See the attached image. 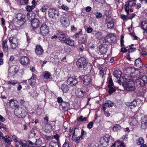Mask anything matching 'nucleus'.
Wrapping results in <instances>:
<instances>
[{"label":"nucleus","instance_id":"4d7b16f0","mask_svg":"<svg viewBox=\"0 0 147 147\" xmlns=\"http://www.w3.org/2000/svg\"><path fill=\"white\" fill-rule=\"evenodd\" d=\"M1 128H3L6 131L7 130V129L6 127V125L3 123L0 122V129H1Z\"/></svg>","mask_w":147,"mask_h":147},{"label":"nucleus","instance_id":"79ce46f5","mask_svg":"<svg viewBox=\"0 0 147 147\" xmlns=\"http://www.w3.org/2000/svg\"><path fill=\"white\" fill-rule=\"evenodd\" d=\"M106 24L107 25V27L109 28H112L114 26V23L113 22H108L107 20L106 21Z\"/></svg>","mask_w":147,"mask_h":147},{"label":"nucleus","instance_id":"338daca9","mask_svg":"<svg viewBox=\"0 0 147 147\" xmlns=\"http://www.w3.org/2000/svg\"><path fill=\"white\" fill-rule=\"evenodd\" d=\"M82 136H79L78 137L76 138L75 140L76 142V143H78L79 142L80 140L82 139Z\"/></svg>","mask_w":147,"mask_h":147},{"label":"nucleus","instance_id":"58836bf2","mask_svg":"<svg viewBox=\"0 0 147 147\" xmlns=\"http://www.w3.org/2000/svg\"><path fill=\"white\" fill-rule=\"evenodd\" d=\"M136 143L138 145H141L144 144V140L142 138H139L137 140Z\"/></svg>","mask_w":147,"mask_h":147},{"label":"nucleus","instance_id":"f257e3e1","mask_svg":"<svg viewBox=\"0 0 147 147\" xmlns=\"http://www.w3.org/2000/svg\"><path fill=\"white\" fill-rule=\"evenodd\" d=\"M27 113V109L24 107H20L18 106L14 110L15 114L20 118L24 117Z\"/></svg>","mask_w":147,"mask_h":147},{"label":"nucleus","instance_id":"bb28decb","mask_svg":"<svg viewBox=\"0 0 147 147\" xmlns=\"http://www.w3.org/2000/svg\"><path fill=\"white\" fill-rule=\"evenodd\" d=\"M52 126L48 123H46L43 125V128L46 132L50 131L52 129Z\"/></svg>","mask_w":147,"mask_h":147},{"label":"nucleus","instance_id":"5701e85b","mask_svg":"<svg viewBox=\"0 0 147 147\" xmlns=\"http://www.w3.org/2000/svg\"><path fill=\"white\" fill-rule=\"evenodd\" d=\"M113 74L114 76L117 79L118 83L119 84L120 82V78L122 74V72L119 70H115Z\"/></svg>","mask_w":147,"mask_h":147},{"label":"nucleus","instance_id":"603ef678","mask_svg":"<svg viewBox=\"0 0 147 147\" xmlns=\"http://www.w3.org/2000/svg\"><path fill=\"white\" fill-rule=\"evenodd\" d=\"M109 92L110 94H111L113 92H115L116 90L114 87V86L109 87Z\"/></svg>","mask_w":147,"mask_h":147},{"label":"nucleus","instance_id":"72a5a7b5","mask_svg":"<svg viewBox=\"0 0 147 147\" xmlns=\"http://www.w3.org/2000/svg\"><path fill=\"white\" fill-rule=\"evenodd\" d=\"M65 43L69 45L70 46H72L74 45V41L70 38H67L65 41Z\"/></svg>","mask_w":147,"mask_h":147},{"label":"nucleus","instance_id":"473e14b6","mask_svg":"<svg viewBox=\"0 0 147 147\" xmlns=\"http://www.w3.org/2000/svg\"><path fill=\"white\" fill-rule=\"evenodd\" d=\"M58 34L59 36L58 38L59 40L61 41H65L66 38L64 33L60 32Z\"/></svg>","mask_w":147,"mask_h":147},{"label":"nucleus","instance_id":"9d476101","mask_svg":"<svg viewBox=\"0 0 147 147\" xmlns=\"http://www.w3.org/2000/svg\"><path fill=\"white\" fill-rule=\"evenodd\" d=\"M48 15L49 17L53 18L56 16H59V11L56 9L50 8L48 10Z\"/></svg>","mask_w":147,"mask_h":147},{"label":"nucleus","instance_id":"a18cd8bd","mask_svg":"<svg viewBox=\"0 0 147 147\" xmlns=\"http://www.w3.org/2000/svg\"><path fill=\"white\" fill-rule=\"evenodd\" d=\"M59 8H61L65 11H67L69 9L67 6L65 4H63L61 5H59Z\"/></svg>","mask_w":147,"mask_h":147},{"label":"nucleus","instance_id":"a211bd4d","mask_svg":"<svg viewBox=\"0 0 147 147\" xmlns=\"http://www.w3.org/2000/svg\"><path fill=\"white\" fill-rule=\"evenodd\" d=\"M141 126L142 128H145L147 126V116H144L141 117Z\"/></svg>","mask_w":147,"mask_h":147},{"label":"nucleus","instance_id":"c03bdc74","mask_svg":"<svg viewBox=\"0 0 147 147\" xmlns=\"http://www.w3.org/2000/svg\"><path fill=\"white\" fill-rule=\"evenodd\" d=\"M141 25L142 28L144 30L147 28V23L145 21H142L141 23Z\"/></svg>","mask_w":147,"mask_h":147},{"label":"nucleus","instance_id":"f3484780","mask_svg":"<svg viewBox=\"0 0 147 147\" xmlns=\"http://www.w3.org/2000/svg\"><path fill=\"white\" fill-rule=\"evenodd\" d=\"M31 26L32 28V29L33 30L36 28L39 25V20L36 18H35L32 20L31 22Z\"/></svg>","mask_w":147,"mask_h":147},{"label":"nucleus","instance_id":"bf43d9fd","mask_svg":"<svg viewBox=\"0 0 147 147\" xmlns=\"http://www.w3.org/2000/svg\"><path fill=\"white\" fill-rule=\"evenodd\" d=\"M109 85H108V87H111L114 86H113V81L112 79L110 78L109 81Z\"/></svg>","mask_w":147,"mask_h":147},{"label":"nucleus","instance_id":"6e6d98bb","mask_svg":"<svg viewBox=\"0 0 147 147\" xmlns=\"http://www.w3.org/2000/svg\"><path fill=\"white\" fill-rule=\"evenodd\" d=\"M47 8L46 6L44 5L41 8L40 10L42 12H45L47 10Z\"/></svg>","mask_w":147,"mask_h":147},{"label":"nucleus","instance_id":"4c0bfd02","mask_svg":"<svg viewBox=\"0 0 147 147\" xmlns=\"http://www.w3.org/2000/svg\"><path fill=\"white\" fill-rule=\"evenodd\" d=\"M121 129V127L119 125H115L113 128V130L114 131H119Z\"/></svg>","mask_w":147,"mask_h":147},{"label":"nucleus","instance_id":"c9c22d12","mask_svg":"<svg viewBox=\"0 0 147 147\" xmlns=\"http://www.w3.org/2000/svg\"><path fill=\"white\" fill-rule=\"evenodd\" d=\"M78 130V128L77 127H76L74 129V131L72 133V139L73 141H75L76 140V137L77 136L76 134L77 131Z\"/></svg>","mask_w":147,"mask_h":147},{"label":"nucleus","instance_id":"2f4dec72","mask_svg":"<svg viewBox=\"0 0 147 147\" xmlns=\"http://www.w3.org/2000/svg\"><path fill=\"white\" fill-rule=\"evenodd\" d=\"M83 68L85 70L86 69H90L92 67V65L90 63H88L86 60L85 63L83 65Z\"/></svg>","mask_w":147,"mask_h":147},{"label":"nucleus","instance_id":"1a4fd4ad","mask_svg":"<svg viewBox=\"0 0 147 147\" xmlns=\"http://www.w3.org/2000/svg\"><path fill=\"white\" fill-rule=\"evenodd\" d=\"M49 28L46 24H42L40 28V33L43 36L47 35L49 33Z\"/></svg>","mask_w":147,"mask_h":147},{"label":"nucleus","instance_id":"4468645a","mask_svg":"<svg viewBox=\"0 0 147 147\" xmlns=\"http://www.w3.org/2000/svg\"><path fill=\"white\" fill-rule=\"evenodd\" d=\"M7 105H9L12 109H13L18 106V102L16 100L11 99L7 103Z\"/></svg>","mask_w":147,"mask_h":147},{"label":"nucleus","instance_id":"f8f14e48","mask_svg":"<svg viewBox=\"0 0 147 147\" xmlns=\"http://www.w3.org/2000/svg\"><path fill=\"white\" fill-rule=\"evenodd\" d=\"M92 81L91 76L89 75H85L83 78V84L87 86L89 85Z\"/></svg>","mask_w":147,"mask_h":147},{"label":"nucleus","instance_id":"2eb2a0df","mask_svg":"<svg viewBox=\"0 0 147 147\" xmlns=\"http://www.w3.org/2000/svg\"><path fill=\"white\" fill-rule=\"evenodd\" d=\"M138 117L137 115H135L134 116L131 117L129 119V123L131 125L135 126L138 123Z\"/></svg>","mask_w":147,"mask_h":147},{"label":"nucleus","instance_id":"c85d7f7f","mask_svg":"<svg viewBox=\"0 0 147 147\" xmlns=\"http://www.w3.org/2000/svg\"><path fill=\"white\" fill-rule=\"evenodd\" d=\"M135 63L136 65L139 67H140L143 66L142 63L139 58L136 59L135 60Z\"/></svg>","mask_w":147,"mask_h":147},{"label":"nucleus","instance_id":"39448f33","mask_svg":"<svg viewBox=\"0 0 147 147\" xmlns=\"http://www.w3.org/2000/svg\"><path fill=\"white\" fill-rule=\"evenodd\" d=\"M110 139V136L108 134H106L101 138L100 140V144L104 147H107Z\"/></svg>","mask_w":147,"mask_h":147},{"label":"nucleus","instance_id":"09e8293b","mask_svg":"<svg viewBox=\"0 0 147 147\" xmlns=\"http://www.w3.org/2000/svg\"><path fill=\"white\" fill-rule=\"evenodd\" d=\"M71 49L68 47L65 46L64 47V51L66 54H69L71 51Z\"/></svg>","mask_w":147,"mask_h":147},{"label":"nucleus","instance_id":"393cba45","mask_svg":"<svg viewBox=\"0 0 147 147\" xmlns=\"http://www.w3.org/2000/svg\"><path fill=\"white\" fill-rule=\"evenodd\" d=\"M106 46H104L102 45H100L98 47L99 51L101 54H103L106 53L107 51V47Z\"/></svg>","mask_w":147,"mask_h":147},{"label":"nucleus","instance_id":"b1692460","mask_svg":"<svg viewBox=\"0 0 147 147\" xmlns=\"http://www.w3.org/2000/svg\"><path fill=\"white\" fill-rule=\"evenodd\" d=\"M140 85L141 86H144L147 82V78L146 76H143L140 80Z\"/></svg>","mask_w":147,"mask_h":147},{"label":"nucleus","instance_id":"5fc2aeb1","mask_svg":"<svg viewBox=\"0 0 147 147\" xmlns=\"http://www.w3.org/2000/svg\"><path fill=\"white\" fill-rule=\"evenodd\" d=\"M23 142L22 141H20L16 144V147H23Z\"/></svg>","mask_w":147,"mask_h":147},{"label":"nucleus","instance_id":"6e6552de","mask_svg":"<svg viewBox=\"0 0 147 147\" xmlns=\"http://www.w3.org/2000/svg\"><path fill=\"white\" fill-rule=\"evenodd\" d=\"M67 83L71 86L74 87L78 83V81L75 76L70 77L67 80Z\"/></svg>","mask_w":147,"mask_h":147},{"label":"nucleus","instance_id":"e433bc0d","mask_svg":"<svg viewBox=\"0 0 147 147\" xmlns=\"http://www.w3.org/2000/svg\"><path fill=\"white\" fill-rule=\"evenodd\" d=\"M18 3L19 5H26L28 3V0H20L18 1Z\"/></svg>","mask_w":147,"mask_h":147},{"label":"nucleus","instance_id":"aec40b11","mask_svg":"<svg viewBox=\"0 0 147 147\" xmlns=\"http://www.w3.org/2000/svg\"><path fill=\"white\" fill-rule=\"evenodd\" d=\"M114 105L113 102L110 100H107L105 101L103 106V110L105 111L107 107H113Z\"/></svg>","mask_w":147,"mask_h":147},{"label":"nucleus","instance_id":"dca6fc26","mask_svg":"<svg viewBox=\"0 0 147 147\" xmlns=\"http://www.w3.org/2000/svg\"><path fill=\"white\" fill-rule=\"evenodd\" d=\"M86 59L84 57H80L78 59L76 62V64L78 67H81L85 63Z\"/></svg>","mask_w":147,"mask_h":147},{"label":"nucleus","instance_id":"de8ad7c7","mask_svg":"<svg viewBox=\"0 0 147 147\" xmlns=\"http://www.w3.org/2000/svg\"><path fill=\"white\" fill-rule=\"evenodd\" d=\"M112 36L111 34H109L107 36H106L104 38V40L105 42H109V39L112 40L111 36Z\"/></svg>","mask_w":147,"mask_h":147},{"label":"nucleus","instance_id":"c756f323","mask_svg":"<svg viewBox=\"0 0 147 147\" xmlns=\"http://www.w3.org/2000/svg\"><path fill=\"white\" fill-rule=\"evenodd\" d=\"M3 51L5 52H7L8 50V47L7 45V41L5 40L3 41L2 43Z\"/></svg>","mask_w":147,"mask_h":147},{"label":"nucleus","instance_id":"3c124183","mask_svg":"<svg viewBox=\"0 0 147 147\" xmlns=\"http://www.w3.org/2000/svg\"><path fill=\"white\" fill-rule=\"evenodd\" d=\"M25 8L28 11H30L34 8L33 6H30L29 5H26Z\"/></svg>","mask_w":147,"mask_h":147},{"label":"nucleus","instance_id":"13d9d810","mask_svg":"<svg viewBox=\"0 0 147 147\" xmlns=\"http://www.w3.org/2000/svg\"><path fill=\"white\" fill-rule=\"evenodd\" d=\"M124 38V37L123 35H122L121 36L120 42H121V47H123L124 46V45L123 44V43H124L123 38Z\"/></svg>","mask_w":147,"mask_h":147},{"label":"nucleus","instance_id":"864d4df0","mask_svg":"<svg viewBox=\"0 0 147 147\" xmlns=\"http://www.w3.org/2000/svg\"><path fill=\"white\" fill-rule=\"evenodd\" d=\"M99 74L101 77L103 78L104 75V72L103 71V69L101 67L99 68Z\"/></svg>","mask_w":147,"mask_h":147},{"label":"nucleus","instance_id":"423d86ee","mask_svg":"<svg viewBox=\"0 0 147 147\" xmlns=\"http://www.w3.org/2000/svg\"><path fill=\"white\" fill-rule=\"evenodd\" d=\"M10 47L12 49H15L18 45V40L15 37L11 36L9 38Z\"/></svg>","mask_w":147,"mask_h":147},{"label":"nucleus","instance_id":"a878e982","mask_svg":"<svg viewBox=\"0 0 147 147\" xmlns=\"http://www.w3.org/2000/svg\"><path fill=\"white\" fill-rule=\"evenodd\" d=\"M2 139L4 142L7 144L10 145L11 144L12 140H11L9 136H5L3 137Z\"/></svg>","mask_w":147,"mask_h":147},{"label":"nucleus","instance_id":"ea45409f","mask_svg":"<svg viewBox=\"0 0 147 147\" xmlns=\"http://www.w3.org/2000/svg\"><path fill=\"white\" fill-rule=\"evenodd\" d=\"M30 96L33 98H36L38 95V93L35 90H33L30 93Z\"/></svg>","mask_w":147,"mask_h":147},{"label":"nucleus","instance_id":"9b49d317","mask_svg":"<svg viewBox=\"0 0 147 147\" xmlns=\"http://www.w3.org/2000/svg\"><path fill=\"white\" fill-rule=\"evenodd\" d=\"M140 102V100H134L131 102H126L125 103V104L128 106H129L130 109H131L134 108L135 107L138 106L139 105V103Z\"/></svg>","mask_w":147,"mask_h":147},{"label":"nucleus","instance_id":"0e129e2a","mask_svg":"<svg viewBox=\"0 0 147 147\" xmlns=\"http://www.w3.org/2000/svg\"><path fill=\"white\" fill-rule=\"evenodd\" d=\"M136 50V49L135 48L130 47L129 49H128V51L129 53H131L133 52H134Z\"/></svg>","mask_w":147,"mask_h":147},{"label":"nucleus","instance_id":"49530a36","mask_svg":"<svg viewBox=\"0 0 147 147\" xmlns=\"http://www.w3.org/2000/svg\"><path fill=\"white\" fill-rule=\"evenodd\" d=\"M95 36L97 38L101 39L102 38V33L101 32H97L95 34Z\"/></svg>","mask_w":147,"mask_h":147},{"label":"nucleus","instance_id":"ddd939ff","mask_svg":"<svg viewBox=\"0 0 147 147\" xmlns=\"http://www.w3.org/2000/svg\"><path fill=\"white\" fill-rule=\"evenodd\" d=\"M20 61L21 64L24 65H27L30 63V60L29 58L26 56L21 57Z\"/></svg>","mask_w":147,"mask_h":147},{"label":"nucleus","instance_id":"8fccbe9b","mask_svg":"<svg viewBox=\"0 0 147 147\" xmlns=\"http://www.w3.org/2000/svg\"><path fill=\"white\" fill-rule=\"evenodd\" d=\"M36 145L38 146H41L42 144V141L40 139H36Z\"/></svg>","mask_w":147,"mask_h":147},{"label":"nucleus","instance_id":"69168bd1","mask_svg":"<svg viewBox=\"0 0 147 147\" xmlns=\"http://www.w3.org/2000/svg\"><path fill=\"white\" fill-rule=\"evenodd\" d=\"M59 135L57 134H56L54 136V138L57 140V142L58 143L59 142Z\"/></svg>","mask_w":147,"mask_h":147},{"label":"nucleus","instance_id":"412c9836","mask_svg":"<svg viewBox=\"0 0 147 147\" xmlns=\"http://www.w3.org/2000/svg\"><path fill=\"white\" fill-rule=\"evenodd\" d=\"M36 75L34 74H32V77L28 80L30 85L33 86L35 84L36 82Z\"/></svg>","mask_w":147,"mask_h":147},{"label":"nucleus","instance_id":"0eeeda50","mask_svg":"<svg viewBox=\"0 0 147 147\" xmlns=\"http://www.w3.org/2000/svg\"><path fill=\"white\" fill-rule=\"evenodd\" d=\"M136 5V2L131 0H128V1L126 2L124 6L125 10L127 14H129V7L134 6Z\"/></svg>","mask_w":147,"mask_h":147},{"label":"nucleus","instance_id":"f03ea898","mask_svg":"<svg viewBox=\"0 0 147 147\" xmlns=\"http://www.w3.org/2000/svg\"><path fill=\"white\" fill-rule=\"evenodd\" d=\"M125 90L131 91L135 89L134 83L131 81L124 82L122 84Z\"/></svg>","mask_w":147,"mask_h":147},{"label":"nucleus","instance_id":"052dcab7","mask_svg":"<svg viewBox=\"0 0 147 147\" xmlns=\"http://www.w3.org/2000/svg\"><path fill=\"white\" fill-rule=\"evenodd\" d=\"M12 67L14 69V72L15 74L17 73L18 71L19 70L18 66L13 65Z\"/></svg>","mask_w":147,"mask_h":147},{"label":"nucleus","instance_id":"680f3d73","mask_svg":"<svg viewBox=\"0 0 147 147\" xmlns=\"http://www.w3.org/2000/svg\"><path fill=\"white\" fill-rule=\"evenodd\" d=\"M74 131V129H73V128L70 127L69 129V131L68 133V135L69 137L71 136L72 134V133Z\"/></svg>","mask_w":147,"mask_h":147},{"label":"nucleus","instance_id":"cd10ccee","mask_svg":"<svg viewBox=\"0 0 147 147\" xmlns=\"http://www.w3.org/2000/svg\"><path fill=\"white\" fill-rule=\"evenodd\" d=\"M60 145L59 143L51 141L49 144V147H59Z\"/></svg>","mask_w":147,"mask_h":147},{"label":"nucleus","instance_id":"f704fd0d","mask_svg":"<svg viewBox=\"0 0 147 147\" xmlns=\"http://www.w3.org/2000/svg\"><path fill=\"white\" fill-rule=\"evenodd\" d=\"M61 89L63 93L67 92L69 90V87L66 84H63L61 87Z\"/></svg>","mask_w":147,"mask_h":147},{"label":"nucleus","instance_id":"6ab92c4d","mask_svg":"<svg viewBox=\"0 0 147 147\" xmlns=\"http://www.w3.org/2000/svg\"><path fill=\"white\" fill-rule=\"evenodd\" d=\"M84 93V91L80 88H77L75 90V94L76 97L80 98L83 96Z\"/></svg>","mask_w":147,"mask_h":147},{"label":"nucleus","instance_id":"774afa93","mask_svg":"<svg viewBox=\"0 0 147 147\" xmlns=\"http://www.w3.org/2000/svg\"><path fill=\"white\" fill-rule=\"evenodd\" d=\"M98 145L96 143H92L90 144L88 147H98Z\"/></svg>","mask_w":147,"mask_h":147},{"label":"nucleus","instance_id":"7ed1b4c3","mask_svg":"<svg viewBox=\"0 0 147 147\" xmlns=\"http://www.w3.org/2000/svg\"><path fill=\"white\" fill-rule=\"evenodd\" d=\"M17 24L20 26L24 25L26 22L25 15L21 13H17L16 16Z\"/></svg>","mask_w":147,"mask_h":147},{"label":"nucleus","instance_id":"7c9ffc66","mask_svg":"<svg viewBox=\"0 0 147 147\" xmlns=\"http://www.w3.org/2000/svg\"><path fill=\"white\" fill-rule=\"evenodd\" d=\"M7 85L11 84L13 86H16L17 84H18V81L16 80H10L7 81Z\"/></svg>","mask_w":147,"mask_h":147},{"label":"nucleus","instance_id":"37998d69","mask_svg":"<svg viewBox=\"0 0 147 147\" xmlns=\"http://www.w3.org/2000/svg\"><path fill=\"white\" fill-rule=\"evenodd\" d=\"M87 119V117H84L82 116H80L77 118V120L78 122H83L86 121Z\"/></svg>","mask_w":147,"mask_h":147},{"label":"nucleus","instance_id":"20e7f679","mask_svg":"<svg viewBox=\"0 0 147 147\" xmlns=\"http://www.w3.org/2000/svg\"><path fill=\"white\" fill-rule=\"evenodd\" d=\"M60 21L63 26L65 27L68 26L69 24L68 15L66 13L63 14L60 19Z\"/></svg>","mask_w":147,"mask_h":147},{"label":"nucleus","instance_id":"e2e57ef3","mask_svg":"<svg viewBox=\"0 0 147 147\" xmlns=\"http://www.w3.org/2000/svg\"><path fill=\"white\" fill-rule=\"evenodd\" d=\"M95 16L96 18H100L102 16L101 13L100 12H97L95 14Z\"/></svg>","mask_w":147,"mask_h":147},{"label":"nucleus","instance_id":"a19ab883","mask_svg":"<svg viewBox=\"0 0 147 147\" xmlns=\"http://www.w3.org/2000/svg\"><path fill=\"white\" fill-rule=\"evenodd\" d=\"M43 76L44 78L48 79L50 78L51 74L48 71H44L43 73Z\"/></svg>","mask_w":147,"mask_h":147},{"label":"nucleus","instance_id":"4be33fe9","mask_svg":"<svg viewBox=\"0 0 147 147\" xmlns=\"http://www.w3.org/2000/svg\"><path fill=\"white\" fill-rule=\"evenodd\" d=\"M43 52V50L42 47L40 45H37L36 46L35 49V52L38 55H41Z\"/></svg>","mask_w":147,"mask_h":147}]
</instances>
